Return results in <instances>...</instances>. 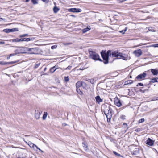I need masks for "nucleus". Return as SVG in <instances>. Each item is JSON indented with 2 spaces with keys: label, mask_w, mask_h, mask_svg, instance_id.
Wrapping results in <instances>:
<instances>
[{
  "label": "nucleus",
  "mask_w": 158,
  "mask_h": 158,
  "mask_svg": "<svg viewBox=\"0 0 158 158\" xmlns=\"http://www.w3.org/2000/svg\"><path fill=\"white\" fill-rule=\"evenodd\" d=\"M139 91L140 92L144 93L145 91V90H143L141 89H140Z\"/></svg>",
  "instance_id": "3c124183"
},
{
  "label": "nucleus",
  "mask_w": 158,
  "mask_h": 158,
  "mask_svg": "<svg viewBox=\"0 0 158 158\" xmlns=\"http://www.w3.org/2000/svg\"><path fill=\"white\" fill-rule=\"evenodd\" d=\"M111 56L116 57L117 59H122L127 60L128 59V56L126 54H123L119 52L118 50L114 51L111 50Z\"/></svg>",
  "instance_id": "f257e3e1"
},
{
  "label": "nucleus",
  "mask_w": 158,
  "mask_h": 158,
  "mask_svg": "<svg viewBox=\"0 0 158 158\" xmlns=\"http://www.w3.org/2000/svg\"><path fill=\"white\" fill-rule=\"evenodd\" d=\"M127 106H123V107H121L120 108H119V109L122 110L124 109V108H125Z\"/></svg>",
  "instance_id": "09e8293b"
},
{
  "label": "nucleus",
  "mask_w": 158,
  "mask_h": 158,
  "mask_svg": "<svg viewBox=\"0 0 158 158\" xmlns=\"http://www.w3.org/2000/svg\"><path fill=\"white\" fill-rule=\"evenodd\" d=\"M63 125H64V126H66V125H67V124H66V123H64V124H63Z\"/></svg>",
  "instance_id": "338daca9"
},
{
  "label": "nucleus",
  "mask_w": 158,
  "mask_h": 158,
  "mask_svg": "<svg viewBox=\"0 0 158 158\" xmlns=\"http://www.w3.org/2000/svg\"><path fill=\"white\" fill-rule=\"evenodd\" d=\"M90 28L88 27H87L86 28H84L82 30V32L83 33H85L87 32V31L90 30Z\"/></svg>",
  "instance_id": "cd10ccee"
},
{
  "label": "nucleus",
  "mask_w": 158,
  "mask_h": 158,
  "mask_svg": "<svg viewBox=\"0 0 158 158\" xmlns=\"http://www.w3.org/2000/svg\"><path fill=\"white\" fill-rule=\"evenodd\" d=\"M21 38V42L26 41L28 42L29 41H33L35 39V38L34 37H31L28 38Z\"/></svg>",
  "instance_id": "9b49d317"
},
{
  "label": "nucleus",
  "mask_w": 158,
  "mask_h": 158,
  "mask_svg": "<svg viewBox=\"0 0 158 158\" xmlns=\"http://www.w3.org/2000/svg\"><path fill=\"white\" fill-rule=\"evenodd\" d=\"M29 0H26L25 2H27L29 1Z\"/></svg>",
  "instance_id": "69168bd1"
},
{
  "label": "nucleus",
  "mask_w": 158,
  "mask_h": 158,
  "mask_svg": "<svg viewBox=\"0 0 158 158\" xmlns=\"http://www.w3.org/2000/svg\"><path fill=\"white\" fill-rule=\"evenodd\" d=\"M104 107L105 109L103 111V112L106 116L108 115V114H112V112L113 110L110 106H107L106 105H105Z\"/></svg>",
  "instance_id": "39448f33"
},
{
  "label": "nucleus",
  "mask_w": 158,
  "mask_h": 158,
  "mask_svg": "<svg viewBox=\"0 0 158 158\" xmlns=\"http://www.w3.org/2000/svg\"><path fill=\"white\" fill-rule=\"evenodd\" d=\"M47 67H45V68H44V71L41 72V73H44V72L45 71H46V70H47Z\"/></svg>",
  "instance_id": "864d4df0"
},
{
  "label": "nucleus",
  "mask_w": 158,
  "mask_h": 158,
  "mask_svg": "<svg viewBox=\"0 0 158 158\" xmlns=\"http://www.w3.org/2000/svg\"><path fill=\"white\" fill-rule=\"evenodd\" d=\"M135 131L137 132H138L141 131V128H138L137 129H136L135 130Z\"/></svg>",
  "instance_id": "37998d69"
},
{
  "label": "nucleus",
  "mask_w": 158,
  "mask_h": 158,
  "mask_svg": "<svg viewBox=\"0 0 158 158\" xmlns=\"http://www.w3.org/2000/svg\"><path fill=\"white\" fill-rule=\"evenodd\" d=\"M72 44L71 43H68L66 44H64L65 45H69Z\"/></svg>",
  "instance_id": "603ef678"
},
{
  "label": "nucleus",
  "mask_w": 158,
  "mask_h": 158,
  "mask_svg": "<svg viewBox=\"0 0 158 158\" xmlns=\"http://www.w3.org/2000/svg\"><path fill=\"white\" fill-rule=\"evenodd\" d=\"M70 16L74 18H75L76 17V16L74 15H70Z\"/></svg>",
  "instance_id": "bf43d9fd"
},
{
  "label": "nucleus",
  "mask_w": 158,
  "mask_h": 158,
  "mask_svg": "<svg viewBox=\"0 0 158 158\" xmlns=\"http://www.w3.org/2000/svg\"><path fill=\"white\" fill-rule=\"evenodd\" d=\"M145 121V119L144 118H141V119H140L139 121H138V122L139 123H143V122L144 121Z\"/></svg>",
  "instance_id": "58836bf2"
},
{
  "label": "nucleus",
  "mask_w": 158,
  "mask_h": 158,
  "mask_svg": "<svg viewBox=\"0 0 158 158\" xmlns=\"http://www.w3.org/2000/svg\"><path fill=\"white\" fill-rule=\"evenodd\" d=\"M5 43L4 41H0V44H4Z\"/></svg>",
  "instance_id": "4d7b16f0"
},
{
  "label": "nucleus",
  "mask_w": 158,
  "mask_h": 158,
  "mask_svg": "<svg viewBox=\"0 0 158 158\" xmlns=\"http://www.w3.org/2000/svg\"><path fill=\"white\" fill-rule=\"evenodd\" d=\"M89 82L92 84H93L94 83V80L93 79H90Z\"/></svg>",
  "instance_id": "79ce46f5"
},
{
  "label": "nucleus",
  "mask_w": 158,
  "mask_h": 158,
  "mask_svg": "<svg viewBox=\"0 0 158 158\" xmlns=\"http://www.w3.org/2000/svg\"><path fill=\"white\" fill-rule=\"evenodd\" d=\"M72 66H71L69 65L65 69L70 70Z\"/></svg>",
  "instance_id": "a18cd8bd"
},
{
  "label": "nucleus",
  "mask_w": 158,
  "mask_h": 158,
  "mask_svg": "<svg viewBox=\"0 0 158 158\" xmlns=\"http://www.w3.org/2000/svg\"><path fill=\"white\" fill-rule=\"evenodd\" d=\"M24 49L30 54H38L40 53V49L38 47L29 48L28 47H24Z\"/></svg>",
  "instance_id": "7ed1b4c3"
},
{
  "label": "nucleus",
  "mask_w": 158,
  "mask_h": 158,
  "mask_svg": "<svg viewBox=\"0 0 158 158\" xmlns=\"http://www.w3.org/2000/svg\"><path fill=\"white\" fill-rule=\"evenodd\" d=\"M111 50H109L107 51L106 50H102L101 52V57L104 60V64H106L108 63L109 57L111 56Z\"/></svg>",
  "instance_id": "f03ea898"
},
{
  "label": "nucleus",
  "mask_w": 158,
  "mask_h": 158,
  "mask_svg": "<svg viewBox=\"0 0 158 158\" xmlns=\"http://www.w3.org/2000/svg\"><path fill=\"white\" fill-rule=\"evenodd\" d=\"M31 1L33 4L34 5L37 4L38 3L36 0H31Z\"/></svg>",
  "instance_id": "e433bc0d"
},
{
  "label": "nucleus",
  "mask_w": 158,
  "mask_h": 158,
  "mask_svg": "<svg viewBox=\"0 0 158 158\" xmlns=\"http://www.w3.org/2000/svg\"><path fill=\"white\" fill-rule=\"evenodd\" d=\"M17 62L16 61L7 62V64H13L17 63Z\"/></svg>",
  "instance_id": "c9c22d12"
},
{
  "label": "nucleus",
  "mask_w": 158,
  "mask_h": 158,
  "mask_svg": "<svg viewBox=\"0 0 158 158\" xmlns=\"http://www.w3.org/2000/svg\"><path fill=\"white\" fill-rule=\"evenodd\" d=\"M59 10L60 9L56 6H55L53 7V11L55 13H57Z\"/></svg>",
  "instance_id": "b1692460"
},
{
  "label": "nucleus",
  "mask_w": 158,
  "mask_h": 158,
  "mask_svg": "<svg viewBox=\"0 0 158 158\" xmlns=\"http://www.w3.org/2000/svg\"><path fill=\"white\" fill-rule=\"evenodd\" d=\"M97 60H99L101 62H103L104 61H103L100 58V57L99 56V57H98V59Z\"/></svg>",
  "instance_id": "49530a36"
},
{
  "label": "nucleus",
  "mask_w": 158,
  "mask_h": 158,
  "mask_svg": "<svg viewBox=\"0 0 158 158\" xmlns=\"http://www.w3.org/2000/svg\"><path fill=\"white\" fill-rule=\"evenodd\" d=\"M89 57L95 61L97 60L99 55L93 51H89Z\"/></svg>",
  "instance_id": "20e7f679"
},
{
  "label": "nucleus",
  "mask_w": 158,
  "mask_h": 158,
  "mask_svg": "<svg viewBox=\"0 0 158 158\" xmlns=\"http://www.w3.org/2000/svg\"><path fill=\"white\" fill-rule=\"evenodd\" d=\"M155 100H158V97H155Z\"/></svg>",
  "instance_id": "680f3d73"
},
{
  "label": "nucleus",
  "mask_w": 158,
  "mask_h": 158,
  "mask_svg": "<svg viewBox=\"0 0 158 158\" xmlns=\"http://www.w3.org/2000/svg\"><path fill=\"white\" fill-rule=\"evenodd\" d=\"M127 27H126L125 29H124L123 30H122L121 31H120L119 32H120V33H121L122 34H124L125 33V32L126 31H127Z\"/></svg>",
  "instance_id": "473e14b6"
},
{
  "label": "nucleus",
  "mask_w": 158,
  "mask_h": 158,
  "mask_svg": "<svg viewBox=\"0 0 158 158\" xmlns=\"http://www.w3.org/2000/svg\"><path fill=\"white\" fill-rule=\"evenodd\" d=\"M35 147L37 148V149H39L40 150V151H41L42 152H44L43 151H42L40 148H39L36 145V146H35Z\"/></svg>",
  "instance_id": "8fccbe9b"
},
{
  "label": "nucleus",
  "mask_w": 158,
  "mask_h": 158,
  "mask_svg": "<svg viewBox=\"0 0 158 158\" xmlns=\"http://www.w3.org/2000/svg\"><path fill=\"white\" fill-rule=\"evenodd\" d=\"M155 82H158V77H155L151 79V81L149 82L148 85H151L152 84V83H154Z\"/></svg>",
  "instance_id": "2eb2a0df"
},
{
  "label": "nucleus",
  "mask_w": 158,
  "mask_h": 158,
  "mask_svg": "<svg viewBox=\"0 0 158 158\" xmlns=\"http://www.w3.org/2000/svg\"><path fill=\"white\" fill-rule=\"evenodd\" d=\"M96 102L99 104L100 102L103 101V99H101L99 95H97L95 97Z\"/></svg>",
  "instance_id": "f3484780"
},
{
  "label": "nucleus",
  "mask_w": 158,
  "mask_h": 158,
  "mask_svg": "<svg viewBox=\"0 0 158 158\" xmlns=\"http://www.w3.org/2000/svg\"><path fill=\"white\" fill-rule=\"evenodd\" d=\"M69 12H72L73 13H79L81 11V10L80 8H71L68 9Z\"/></svg>",
  "instance_id": "6e6552de"
},
{
  "label": "nucleus",
  "mask_w": 158,
  "mask_h": 158,
  "mask_svg": "<svg viewBox=\"0 0 158 158\" xmlns=\"http://www.w3.org/2000/svg\"><path fill=\"white\" fill-rule=\"evenodd\" d=\"M155 141L152 139L150 138H148L145 142L149 146H152L153 145Z\"/></svg>",
  "instance_id": "1a4fd4ad"
},
{
  "label": "nucleus",
  "mask_w": 158,
  "mask_h": 158,
  "mask_svg": "<svg viewBox=\"0 0 158 158\" xmlns=\"http://www.w3.org/2000/svg\"><path fill=\"white\" fill-rule=\"evenodd\" d=\"M126 116L124 115H122L120 116V118L123 120L125 119Z\"/></svg>",
  "instance_id": "4c0bfd02"
},
{
  "label": "nucleus",
  "mask_w": 158,
  "mask_h": 158,
  "mask_svg": "<svg viewBox=\"0 0 158 158\" xmlns=\"http://www.w3.org/2000/svg\"><path fill=\"white\" fill-rule=\"evenodd\" d=\"M19 30L17 28H15L12 29H5L3 30V31L6 33H8L10 32H13L18 31Z\"/></svg>",
  "instance_id": "0eeeda50"
},
{
  "label": "nucleus",
  "mask_w": 158,
  "mask_h": 158,
  "mask_svg": "<svg viewBox=\"0 0 158 158\" xmlns=\"http://www.w3.org/2000/svg\"><path fill=\"white\" fill-rule=\"evenodd\" d=\"M28 36L29 35H28V34H24L20 35H19V37L20 38H23L25 37H28Z\"/></svg>",
  "instance_id": "7c9ffc66"
},
{
  "label": "nucleus",
  "mask_w": 158,
  "mask_h": 158,
  "mask_svg": "<svg viewBox=\"0 0 158 158\" xmlns=\"http://www.w3.org/2000/svg\"><path fill=\"white\" fill-rule=\"evenodd\" d=\"M90 79H85V80L87 81L88 82H89V81H90Z\"/></svg>",
  "instance_id": "13d9d810"
},
{
  "label": "nucleus",
  "mask_w": 158,
  "mask_h": 158,
  "mask_svg": "<svg viewBox=\"0 0 158 158\" xmlns=\"http://www.w3.org/2000/svg\"><path fill=\"white\" fill-rule=\"evenodd\" d=\"M0 64L1 65H5L7 64V62L3 61H0Z\"/></svg>",
  "instance_id": "f704fd0d"
},
{
  "label": "nucleus",
  "mask_w": 158,
  "mask_h": 158,
  "mask_svg": "<svg viewBox=\"0 0 158 158\" xmlns=\"http://www.w3.org/2000/svg\"><path fill=\"white\" fill-rule=\"evenodd\" d=\"M146 73L145 72L143 73L140 74L138 75L136 78L139 80L143 79L146 77Z\"/></svg>",
  "instance_id": "9d476101"
},
{
  "label": "nucleus",
  "mask_w": 158,
  "mask_h": 158,
  "mask_svg": "<svg viewBox=\"0 0 158 158\" xmlns=\"http://www.w3.org/2000/svg\"><path fill=\"white\" fill-rule=\"evenodd\" d=\"M76 91L80 95H83V93L79 88H76Z\"/></svg>",
  "instance_id": "5701e85b"
},
{
  "label": "nucleus",
  "mask_w": 158,
  "mask_h": 158,
  "mask_svg": "<svg viewBox=\"0 0 158 158\" xmlns=\"http://www.w3.org/2000/svg\"><path fill=\"white\" fill-rule=\"evenodd\" d=\"M139 149L137 148L134 147L131 150V152L133 155H137L139 153Z\"/></svg>",
  "instance_id": "423d86ee"
},
{
  "label": "nucleus",
  "mask_w": 158,
  "mask_h": 158,
  "mask_svg": "<svg viewBox=\"0 0 158 158\" xmlns=\"http://www.w3.org/2000/svg\"><path fill=\"white\" fill-rule=\"evenodd\" d=\"M10 57L11 56H10V55L9 56L7 57V59L8 60L9 59Z\"/></svg>",
  "instance_id": "0e129e2a"
},
{
  "label": "nucleus",
  "mask_w": 158,
  "mask_h": 158,
  "mask_svg": "<svg viewBox=\"0 0 158 158\" xmlns=\"http://www.w3.org/2000/svg\"><path fill=\"white\" fill-rule=\"evenodd\" d=\"M114 103L115 105L119 107L122 106V103L120 100H119L118 98H117L114 100Z\"/></svg>",
  "instance_id": "4468645a"
},
{
  "label": "nucleus",
  "mask_w": 158,
  "mask_h": 158,
  "mask_svg": "<svg viewBox=\"0 0 158 158\" xmlns=\"http://www.w3.org/2000/svg\"><path fill=\"white\" fill-rule=\"evenodd\" d=\"M133 53L136 56L139 57L142 54V52L141 49H138L134 51L133 52Z\"/></svg>",
  "instance_id": "ddd939ff"
},
{
  "label": "nucleus",
  "mask_w": 158,
  "mask_h": 158,
  "mask_svg": "<svg viewBox=\"0 0 158 158\" xmlns=\"http://www.w3.org/2000/svg\"><path fill=\"white\" fill-rule=\"evenodd\" d=\"M11 40L13 42H21V38H20V39L16 38V39H13L12 40ZM11 41V40H10V41Z\"/></svg>",
  "instance_id": "393cba45"
},
{
  "label": "nucleus",
  "mask_w": 158,
  "mask_h": 158,
  "mask_svg": "<svg viewBox=\"0 0 158 158\" xmlns=\"http://www.w3.org/2000/svg\"><path fill=\"white\" fill-rule=\"evenodd\" d=\"M40 63H37L36 64L34 67V69H36L38 68L39 65H40Z\"/></svg>",
  "instance_id": "72a5a7b5"
},
{
  "label": "nucleus",
  "mask_w": 158,
  "mask_h": 158,
  "mask_svg": "<svg viewBox=\"0 0 158 158\" xmlns=\"http://www.w3.org/2000/svg\"><path fill=\"white\" fill-rule=\"evenodd\" d=\"M151 71L153 75H157L158 74V71L156 69H151Z\"/></svg>",
  "instance_id": "6ab92c4d"
},
{
  "label": "nucleus",
  "mask_w": 158,
  "mask_h": 158,
  "mask_svg": "<svg viewBox=\"0 0 158 158\" xmlns=\"http://www.w3.org/2000/svg\"><path fill=\"white\" fill-rule=\"evenodd\" d=\"M24 48V47H20L19 49H17L15 50L14 52L15 55L20 53H26V52H24L22 51L23 48Z\"/></svg>",
  "instance_id": "f8f14e48"
},
{
  "label": "nucleus",
  "mask_w": 158,
  "mask_h": 158,
  "mask_svg": "<svg viewBox=\"0 0 158 158\" xmlns=\"http://www.w3.org/2000/svg\"><path fill=\"white\" fill-rule=\"evenodd\" d=\"M83 144V147H84V150L85 151H87V150H88V146L87 145V144H86V143L85 142H84L82 143Z\"/></svg>",
  "instance_id": "4be33fe9"
},
{
  "label": "nucleus",
  "mask_w": 158,
  "mask_h": 158,
  "mask_svg": "<svg viewBox=\"0 0 158 158\" xmlns=\"http://www.w3.org/2000/svg\"><path fill=\"white\" fill-rule=\"evenodd\" d=\"M15 55V53H13V54H11L10 55V56H12Z\"/></svg>",
  "instance_id": "6e6d98bb"
},
{
  "label": "nucleus",
  "mask_w": 158,
  "mask_h": 158,
  "mask_svg": "<svg viewBox=\"0 0 158 158\" xmlns=\"http://www.w3.org/2000/svg\"><path fill=\"white\" fill-rule=\"evenodd\" d=\"M113 152L115 155L118 157H123V156H122L120 154L117 153L115 151H113Z\"/></svg>",
  "instance_id": "c85d7f7f"
},
{
  "label": "nucleus",
  "mask_w": 158,
  "mask_h": 158,
  "mask_svg": "<svg viewBox=\"0 0 158 158\" xmlns=\"http://www.w3.org/2000/svg\"><path fill=\"white\" fill-rule=\"evenodd\" d=\"M42 75H48V74L47 73H43L41 75V76H42Z\"/></svg>",
  "instance_id": "052dcab7"
},
{
  "label": "nucleus",
  "mask_w": 158,
  "mask_h": 158,
  "mask_svg": "<svg viewBox=\"0 0 158 158\" xmlns=\"http://www.w3.org/2000/svg\"><path fill=\"white\" fill-rule=\"evenodd\" d=\"M43 2H45V3H48V2L49 1V0H41Z\"/></svg>",
  "instance_id": "de8ad7c7"
},
{
  "label": "nucleus",
  "mask_w": 158,
  "mask_h": 158,
  "mask_svg": "<svg viewBox=\"0 0 158 158\" xmlns=\"http://www.w3.org/2000/svg\"><path fill=\"white\" fill-rule=\"evenodd\" d=\"M153 46L155 47H158V44H155L153 45Z\"/></svg>",
  "instance_id": "5fc2aeb1"
},
{
  "label": "nucleus",
  "mask_w": 158,
  "mask_h": 158,
  "mask_svg": "<svg viewBox=\"0 0 158 158\" xmlns=\"http://www.w3.org/2000/svg\"><path fill=\"white\" fill-rule=\"evenodd\" d=\"M82 86L84 89L85 90H87L89 88V86L88 85L84 82H83Z\"/></svg>",
  "instance_id": "412c9836"
},
{
  "label": "nucleus",
  "mask_w": 158,
  "mask_h": 158,
  "mask_svg": "<svg viewBox=\"0 0 158 158\" xmlns=\"http://www.w3.org/2000/svg\"><path fill=\"white\" fill-rule=\"evenodd\" d=\"M29 145L30 147L34 148V146H36V145L31 142H29Z\"/></svg>",
  "instance_id": "2f4dec72"
},
{
  "label": "nucleus",
  "mask_w": 158,
  "mask_h": 158,
  "mask_svg": "<svg viewBox=\"0 0 158 158\" xmlns=\"http://www.w3.org/2000/svg\"><path fill=\"white\" fill-rule=\"evenodd\" d=\"M69 79L68 76L65 77H64V81L65 82H67L69 81Z\"/></svg>",
  "instance_id": "a19ab883"
},
{
  "label": "nucleus",
  "mask_w": 158,
  "mask_h": 158,
  "mask_svg": "<svg viewBox=\"0 0 158 158\" xmlns=\"http://www.w3.org/2000/svg\"><path fill=\"white\" fill-rule=\"evenodd\" d=\"M123 125H126L127 126V123H123Z\"/></svg>",
  "instance_id": "e2e57ef3"
},
{
  "label": "nucleus",
  "mask_w": 158,
  "mask_h": 158,
  "mask_svg": "<svg viewBox=\"0 0 158 158\" xmlns=\"http://www.w3.org/2000/svg\"><path fill=\"white\" fill-rule=\"evenodd\" d=\"M58 67L57 66H55L51 68L50 69V72L52 73H54L57 69Z\"/></svg>",
  "instance_id": "a211bd4d"
},
{
  "label": "nucleus",
  "mask_w": 158,
  "mask_h": 158,
  "mask_svg": "<svg viewBox=\"0 0 158 158\" xmlns=\"http://www.w3.org/2000/svg\"><path fill=\"white\" fill-rule=\"evenodd\" d=\"M0 19H2V20H5V19H3L2 18H0Z\"/></svg>",
  "instance_id": "774afa93"
},
{
  "label": "nucleus",
  "mask_w": 158,
  "mask_h": 158,
  "mask_svg": "<svg viewBox=\"0 0 158 158\" xmlns=\"http://www.w3.org/2000/svg\"><path fill=\"white\" fill-rule=\"evenodd\" d=\"M47 115H48V114L47 112H44V114H43V117H42V118L43 120H45L46 118L47 117Z\"/></svg>",
  "instance_id": "c756f323"
},
{
  "label": "nucleus",
  "mask_w": 158,
  "mask_h": 158,
  "mask_svg": "<svg viewBox=\"0 0 158 158\" xmlns=\"http://www.w3.org/2000/svg\"><path fill=\"white\" fill-rule=\"evenodd\" d=\"M83 82H81L78 81L76 84V88H79L80 87L82 86Z\"/></svg>",
  "instance_id": "aec40b11"
},
{
  "label": "nucleus",
  "mask_w": 158,
  "mask_h": 158,
  "mask_svg": "<svg viewBox=\"0 0 158 158\" xmlns=\"http://www.w3.org/2000/svg\"><path fill=\"white\" fill-rule=\"evenodd\" d=\"M57 45H53L51 46V48L53 50L54 49L56 48L57 47Z\"/></svg>",
  "instance_id": "ea45409f"
},
{
  "label": "nucleus",
  "mask_w": 158,
  "mask_h": 158,
  "mask_svg": "<svg viewBox=\"0 0 158 158\" xmlns=\"http://www.w3.org/2000/svg\"><path fill=\"white\" fill-rule=\"evenodd\" d=\"M42 111L40 113V111L38 110H37L35 111V118L38 119H39L40 118V115L41 113H42Z\"/></svg>",
  "instance_id": "dca6fc26"
},
{
  "label": "nucleus",
  "mask_w": 158,
  "mask_h": 158,
  "mask_svg": "<svg viewBox=\"0 0 158 158\" xmlns=\"http://www.w3.org/2000/svg\"><path fill=\"white\" fill-rule=\"evenodd\" d=\"M143 86V83H139L136 86L138 87V86Z\"/></svg>",
  "instance_id": "c03bdc74"
},
{
  "label": "nucleus",
  "mask_w": 158,
  "mask_h": 158,
  "mask_svg": "<svg viewBox=\"0 0 158 158\" xmlns=\"http://www.w3.org/2000/svg\"><path fill=\"white\" fill-rule=\"evenodd\" d=\"M106 116L107 118V122H110L112 116V114H108V115H106Z\"/></svg>",
  "instance_id": "a878e982"
},
{
  "label": "nucleus",
  "mask_w": 158,
  "mask_h": 158,
  "mask_svg": "<svg viewBox=\"0 0 158 158\" xmlns=\"http://www.w3.org/2000/svg\"><path fill=\"white\" fill-rule=\"evenodd\" d=\"M133 81L132 80H129L127 81H125V85H127L129 84H131L133 83Z\"/></svg>",
  "instance_id": "bb28decb"
}]
</instances>
